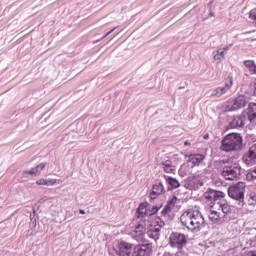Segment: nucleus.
<instances>
[{"mask_svg": "<svg viewBox=\"0 0 256 256\" xmlns=\"http://www.w3.org/2000/svg\"><path fill=\"white\" fill-rule=\"evenodd\" d=\"M249 123L247 116L244 112L240 116H235L230 122L231 129H240L241 127H245Z\"/></svg>", "mask_w": 256, "mask_h": 256, "instance_id": "obj_11", "label": "nucleus"}, {"mask_svg": "<svg viewBox=\"0 0 256 256\" xmlns=\"http://www.w3.org/2000/svg\"><path fill=\"white\" fill-rule=\"evenodd\" d=\"M131 251H133V245L132 244H129L127 242H121L118 245L117 255L118 256H130Z\"/></svg>", "mask_w": 256, "mask_h": 256, "instance_id": "obj_13", "label": "nucleus"}, {"mask_svg": "<svg viewBox=\"0 0 256 256\" xmlns=\"http://www.w3.org/2000/svg\"><path fill=\"white\" fill-rule=\"evenodd\" d=\"M165 191V186L163 183L159 182L153 185L152 192L150 193V199H157V195H163Z\"/></svg>", "mask_w": 256, "mask_h": 256, "instance_id": "obj_15", "label": "nucleus"}, {"mask_svg": "<svg viewBox=\"0 0 256 256\" xmlns=\"http://www.w3.org/2000/svg\"><path fill=\"white\" fill-rule=\"evenodd\" d=\"M231 47H233V44L225 46L224 48H220V50L223 51V53H225V52L229 51V49H231Z\"/></svg>", "mask_w": 256, "mask_h": 256, "instance_id": "obj_30", "label": "nucleus"}, {"mask_svg": "<svg viewBox=\"0 0 256 256\" xmlns=\"http://www.w3.org/2000/svg\"><path fill=\"white\" fill-rule=\"evenodd\" d=\"M187 244V238L185 234L181 233H173L170 236V245L171 247H177V249H181L184 245Z\"/></svg>", "mask_w": 256, "mask_h": 256, "instance_id": "obj_9", "label": "nucleus"}, {"mask_svg": "<svg viewBox=\"0 0 256 256\" xmlns=\"http://www.w3.org/2000/svg\"><path fill=\"white\" fill-rule=\"evenodd\" d=\"M155 227L151 221L144 219L136 226V228L130 232V236L135 241H143L145 239V233H149Z\"/></svg>", "mask_w": 256, "mask_h": 256, "instance_id": "obj_6", "label": "nucleus"}, {"mask_svg": "<svg viewBox=\"0 0 256 256\" xmlns=\"http://www.w3.org/2000/svg\"><path fill=\"white\" fill-rule=\"evenodd\" d=\"M180 221L188 231L199 233L205 227V218L199 208L194 207L186 210L181 216Z\"/></svg>", "mask_w": 256, "mask_h": 256, "instance_id": "obj_2", "label": "nucleus"}, {"mask_svg": "<svg viewBox=\"0 0 256 256\" xmlns=\"http://www.w3.org/2000/svg\"><path fill=\"white\" fill-rule=\"evenodd\" d=\"M243 149V137L239 133L227 134L221 141L220 151L231 153Z\"/></svg>", "mask_w": 256, "mask_h": 256, "instance_id": "obj_3", "label": "nucleus"}, {"mask_svg": "<svg viewBox=\"0 0 256 256\" xmlns=\"http://www.w3.org/2000/svg\"><path fill=\"white\" fill-rule=\"evenodd\" d=\"M187 163L190 165V167H197L199 165H203V162L205 161V155L203 154H190L186 156Z\"/></svg>", "mask_w": 256, "mask_h": 256, "instance_id": "obj_12", "label": "nucleus"}, {"mask_svg": "<svg viewBox=\"0 0 256 256\" xmlns=\"http://www.w3.org/2000/svg\"><path fill=\"white\" fill-rule=\"evenodd\" d=\"M156 227H159V229H161V227H165V222H160Z\"/></svg>", "mask_w": 256, "mask_h": 256, "instance_id": "obj_31", "label": "nucleus"}, {"mask_svg": "<svg viewBox=\"0 0 256 256\" xmlns=\"http://www.w3.org/2000/svg\"><path fill=\"white\" fill-rule=\"evenodd\" d=\"M161 166H162L164 173H170V174L174 175V173L176 171V167L171 160L163 161L161 163Z\"/></svg>", "mask_w": 256, "mask_h": 256, "instance_id": "obj_18", "label": "nucleus"}, {"mask_svg": "<svg viewBox=\"0 0 256 256\" xmlns=\"http://www.w3.org/2000/svg\"><path fill=\"white\" fill-rule=\"evenodd\" d=\"M247 103H249V97L240 95L237 98L230 99L226 109L227 111H238V109H243Z\"/></svg>", "mask_w": 256, "mask_h": 256, "instance_id": "obj_7", "label": "nucleus"}, {"mask_svg": "<svg viewBox=\"0 0 256 256\" xmlns=\"http://www.w3.org/2000/svg\"><path fill=\"white\" fill-rule=\"evenodd\" d=\"M243 113L248 118L249 123H252V121H255V119H256V104L250 103L248 105V108Z\"/></svg>", "mask_w": 256, "mask_h": 256, "instance_id": "obj_14", "label": "nucleus"}, {"mask_svg": "<svg viewBox=\"0 0 256 256\" xmlns=\"http://www.w3.org/2000/svg\"><path fill=\"white\" fill-rule=\"evenodd\" d=\"M109 35H111V32L109 31V32H107L106 33V35L105 36H103V38L102 39H105V37H109Z\"/></svg>", "mask_w": 256, "mask_h": 256, "instance_id": "obj_32", "label": "nucleus"}, {"mask_svg": "<svg viewBox=\"0 0 256 256\" xmlns=\"http://www.w3.org/2000/svg\"><path fill=\"white\" fill-rule=\"evenodd\" d=\"M161 229L157 226H153L151 230L147 232L148 237L151 239H159V233Z\"/></svg>", "mask_w": 256, "mask_h": 256, "instance_id": "obj_21", "label": "nucleus"}, {"mask_svg": "<svg viewBox=\"0 0 256 256\" xmlns=\"http://www.w3.org/2000/svg\"><path fill=\"white\" fill-rule=\"evenodd\" d=\"M166 183H168V185H170L171 189H177L178 187L181 186V184L179 183V180L175 179L173 177H167Z\"/></svg>", "mask_w": 256, "mask_h": 256, "instance_id": "obj_23", "label": "nucleus"}, {"mask_svg": "<svg viewBox=\"0 0 256 256\" xmlns=\"http://www.w3.org/2000/svg\"><path fill=\"white\" fill-rule=\"evenodd\" d=\"M139 217H149V205L147 203H142L138 207Z\"/></svg>", "mask_w": 256, "mask_h": 256, "instance_id": "obj_19", "label": "nucleus"}, {"mask_svg": "<svg viewBox=\"0 0 256 256\" xmlns=\"http://www.w3.org/2000/svg\"><path fill=\"white\" fill-rule=\"evenodd\" d=\"M231 87H233V78L228 77L225 87L215 88L214 90H212L210 97H223V95H225L229 91V89H231Z\"/></svg>", "mask_w": 256, "mask_h": 256, "instance_id": "obj_10", "label": "nucleus"}, {"mask_svg": "<svg viewBox=\"0 0 256 256\" xmlns=\"http://www.w3.org/2000/svg\"><path fill=\"white\" fill-rule=\"evenodd\" d=\"M213 55V59L216 63H221V61L225 59V53L220 48L216 52H213Z\"/></svg>", "mask_w": 256, "mask_h": 256, "instance_id": "obj_22", "label": "nucleus"}, {"mask_svg": "<svg viewBox=\"0 0 256 256\" xmlns=\"http://www.w3.org/2000/svg\"><path fill=\"white\" fill-rule=\"evenodd\" d=\"M113 31H115V28H113L112 30H110V33H113Z\"/></svg>", "mask_w": 256, "mask_h": 256, "instance_id": "obj_38", "label": "nucleus"}, {"mask_svg": "<svg viewBox=\"0 0 256 256\" xmlns=\"http://www.w3.org/2000/svg\"><path fill=\"white\" fill-rule=\"evenodd\" d=\"M204 139H209V135H205V136H204Z\"/></svg>", "mask_w": 256, "mask_h": 256, "instance_id": "obj_36", "label": "nucleus"}, {"mask_svg": "<svg viewBox=\"0 0 256 256\" xmlns=\"http://www.w3.org/2000/svg\"><path fill=\"white\" fill-rule=\"evenodd\" d=\"M245 182H238L236 185H232L228 188V195L234 201H237L238 207L245 205Z\"/></svg>", "mask_w": 256, "mask_h": 256, "instance_id": "obj_5", "label": "nucleus"}, {"mask_svg": "<svg viewBox=\"0 0 256 256\" xmlns=\"http://www.w3.org/2000/svg\"><path fill=\"white\" fill-rule=\"evenodd\" d=\"M242 161L247 167H254L256 165V143L244 153Z\"/></svg>", "mask_w": 256, "mask_h": 256, "instance_id": "obj_8", "label": "nucleus"}, {"mask_svg": "<svg viewBox=\"0 0 256 256\" xmlns=\"http://www.w3.org/2000/svg\"><path fill=\"white\" fill-rule=\"evenodd\" d=\"M79 213H80L81 215H85V210L80 209V210H79Z\"/></svg>", "mask_w": 256, "mask_h": 256, "instance_id": "obj_33", "label": "nucleus"}, {"mask_svg": "<svg viewBox=\"0 0 256 256\" xmlns=\"http://www.w3.org/2000/svg\"><path fill=\"white\" fill-rule=\"evenodd\" d=\"M37 185H47L48 187L51 185H55V180H46V179H39L37 180Z\"/></svg>", "mask_w": 256, "mask_h": 256, "instance_id": "obj_24", "label": "nucleus"}, {"mask_svg": "<svg viewBox=\"0 0 256 256\" xmlns=\"http://www.w3.org/2000/svg\"><path fill=\"white\" fill-rule=\"evenodd\" d=\"M247 179H252V181H255V179H256V167L253 170H251L250 172H248Z\"/></svg>", "mask_w": 256, "mask_h": 256, "instance_id": "obj_27", "label": "nucleus"}, {"mask_svg": "<svg viewBox=\"0 0 256 256\" xmlns=\"http://www.w3.org/2000/svg\"><path fill=\"white\" fill-rule=\"evenodd\" d=\"M175 205H177V198L174 196L171 198V200L167 203L166 206H168L171 209H174Z\"/></svg>", "mask_w": 256, "mask_h": 256, "instance_id": "obj_26", "label": "nucleus"}, {"mask_svg": "<svg viewBox=\"0 0 256 256\" xmlns=\"http://www.w3.org/2000/svg\"><path fill=\"white\" fill-rule=\"evenodd\" d=\"M244 67L248 69L252 73V75H256V64L253 60H246L244 61Z\"/></svg>", "mask_w": 256, "mask_h": 256, "instance_id": "obj_20", "label": "nucleus"}, {"mask_svg": "<svg viewBox=\"0 0 256 256\" xmlns=\"http://www.w3.org/2000/svg\"><path fill=\"white\" fill-rule=\"evenodd\" d=\"M47 167V163L43 162L40 163L38 166L35 168H32L30 171H24L23 175H41V171H43Z\"/></svg>", "mask_w": 256, "mask_h": 256, "instance_id": "obj_17", "label": "nucleus"}, {"mask_svg": "<svg viewBox=\"0 0 256 256\" xmlns=\"http://www.w3.org/2000/svg\"><path fill=\"white\" fill-rule=\"evenodd\" d=\"M223 169L222 176L227 181H235L241 177V164L239 162H233L231 160H222Z\"/></svg>", "mask_w": 256, "mask_h": 256, "instance_id": "obj_4", "label": "nucleus"}, {"mask_svg": "<svg viewBox=\"0 0 256 256\" xmlns=\"http://www.w3.org/2000/svg\"><path fill=\"white\" fill-rule=\"evenodd\" d=\"M250 255H251V256H256V251H251V252H250Z\"/></svg>", "mask_w": 256, "mask_h": 256, "instance_id": "obj_34", "label": "nucleus"}, {"mask_svg": "<svg viewBox=\"0 0 256 256\" xmlns=\"http://www.w3.org/2000/svg\"><path fill=\"white\" fill-rule=\"evenodd\" d=\"M157 256H169V254L165 253V254L161 255V253H158Z\"/></svg>", "mask_w": 256, "mask_h": 256, "instance_id": "obj_35", "label": "nucleus"}, {"mask_svg": "<svg viewBox=\"0 0 256 256\" xmlns=\"http://www.w3.org/2000/svg\"><path fill=\"white\" fill-rule=\"evenodd\" d=\"M171 211H173V209H171V208H169V206L168 205H166L165 207H164V209L162 210V216L163 217H167V215H169V213H171Z\"/></svg>", "mask_w": 256, "mask_h": 256, "instance_id": "obj_28", "label": "nucleus"}, {"mask_svg": "<svg viewBox=\"0 0 256 256\" xmlns=\"http://www.w3.org/2000/svg\"><path fill=\"white\" fill-rule=\"evenodd\" d=\"M151 255V248L147 245L137 246L134 249V256H149Z\"/></svg>", "mask_w": 256, "mask_h": 256, "instance_id": "obj_16", "label": "nucleus"}, {"mask_svg": "<svg viewBox=\"0 0 256 256\" xmlns=\"http://www.w3.org/2000/svg\"><path fill=\"white\" fill-rule=\"evenodd\" d=\"M205 199L211 202V209L208 215L210 221L221 225L225 223L227 215H231V205L225 199V193L221 191L210 190L204 194Z\"/></svg>", "mask_w": 256, "mask_h": 256, "instance_id": "obj_1", "label": "nucleus"}, {"mask_svg": "<svg viewBox=\"0 0 256 256\" xmlns=\"http://www.w3.org/2000/svg\"><path fill=\"white\" fill-rule=\"evenodd\" d=\"M159 209H161V207H158V206L151 207V205H148L149 217H151L152 215H155V213H157L159 211Z\"/></svg>", "mask_w": 256, "mask_h": 256, "instance_id": "obj_25", "label": "nucleus"}, {"mask_svg": "<svg viewBox=\"0 0 256 256\" xmlns=\"http://www.w3.org/2000/svg\"><path fill=\"white\" fill-rule=\"evenodd\" d=\"M184 145L185 146L189 145V142L188 141L184 142Z\"/></svg>", "mask_w": 256, "mask_h": 256, "instance_id": "obj_37", "label": "nucleus"}, {"mask_svg": "<svg viewBox=\"0 0 256 256\" xmlns=\"http://www.w3.org/2000/svg\"><path fill=\"white\" fill-rule=\"evenodd\" d=\"M176 256H189V254L185 250H179Z\"/></svg>", "mask_w": 256, "mask_h": 256, "instance_id": "obj_29", "label": "nucleus"}]
</instances>
